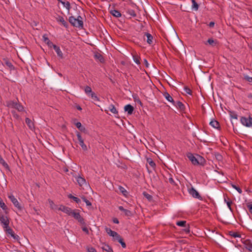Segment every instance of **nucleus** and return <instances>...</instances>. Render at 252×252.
I'll use <instances>...</instances> for the list:
<instances>
[{"label":"nucleus","mask_w":252,"mask_h":252,"mask_svg":"<svg viewBox=\"0 0 252 252\" xmlns=\"http://www.w3.org/2000/svg\"><path fill=\"white\" fill-rule=\"evenodd\" d=\"M68 21L73 27L81 29L83 27V18L80 15H78L77 18L73 16H70L68 18Z\"/></svg>","instance_id":"1"},{"label":"nucleus","mask_w":252,"mask_h":252,"mask_svg":"<svg viewBox=\"0 0 252 252\" xmlns=\"http://www.w3.org/2000/svg\"><path fill=\"white\" fill-rule=\"evenodd\" d=\"M6 106L9 108H15L19 112H22L24 110L23 106L16 101H8L6 102Z\"/></svg>","instance_id":"2"},{"label":"nucleus","mask_w":252,"mask_h":252,"mask_svg":"<svg viewBox=\"0 0 252 252\" xmlns=\"http://www.w3.org/2000/svg\"><path fill=\"white\" fill-rule=\"evenodd\" d=\"M240 121L243 125L247 127L252 126V118L250 116L248 118L245 117H242L240 119Z\"/></svg>","instance_id":"3"},{"label":"nucleus","mask_w":252,"mask_h":252,"mask_svg":"<svg viewBox=\"0 0 252 252\" xmlns=\"http://www.w3.org/2000/svg\"><path fill=\"white\" fill-rule=\"evenodd\" d=\"M0 221L3 227H7L9 224V220L7 217L0 215Z\"/></svg>","instance_id":"4"},{"label":"nucleus","mask_w":252,"mask_h":252,"mask_svg":"<svg viewBox=\"0 0 252 252\" xmlns=\"http://www.w3.org/2000/svg\"><path fill=\"white\" fill-rule=\"evenodd\" d=\"M71 216H72L74 219L77 220L80 223L85 224L84 219L80 216V214L78 212H75L73 211Z\"/></svg>","instance_id":"5"},{"label":"nucleus","mask_w":252,"mask_h":252,"mask_svg":"<svg viewBox=\"0 0 252 252\" xmlns=\"http://www.w3.org/2000/svg\"><path fill=\"white\" fill-rule=\"evenodd\" d=\"M189 192L190 195L194 198L202 199L201 196L198 192L193 187H191L189 189Z\"/></svg>","instance_id":"6"},{"label":"nucleus","mask_w":252,"mask_h":252,"mask_svg":"<svg viewBox=\"0 0 252 252\" xmlns=\"http://www.w3.org/2000/svg\"><path fill=\"white\" fill-rule=\"evenodd\" d=\"M58 210L67 214L68 215H71L72 212H73L70 208L63 206V205H61L60 207L58 208Z\"/></svg>","instance_id":"7"},{"label":"nucleus","mask_w":252,"mask_h":252,"mask_svg":"<svg viewBox=\"0 0 252 252\" xmlns=\"http://www.w3.org/2000/svg\"><path fill=\"white\" fill-rule=\"evenodd\" d=\"M187 157L190 160L191 163L194 165H198L197 158L195 157L192 154L189 153L187 154Z\"/></svg>","instance_id":"8"},{"label":"nucleus","mask_w":252,"mask_h":252,"mask_svg":"<svg viewBox=\"0 0 252 252\" xmlns=\"http://www.w3.org/2000/svg\"><path fill=\"white\" fill-rule=\"evenodd\" d=\"M74 177L80 187L83 186L84 185H86V180L84 178L81 177L79 175H76Z\"/></svg>","instance_id":"9"},{"label":"nucleus","mask_w":252,"mask_h":252,"mask_svg":"<svg viewBox=\"0 0 252 252\" xmlns=\"http://www.w3.org/2000/svg\"><path fill=\"white\" fill-rule=\"evenodd\" d=\"M8 197L16 207L19 210H21L22 208L18 201L13 195H9Z\"/></svg>","instance_id":"10"},{"label":"nucleus","mask_w":252,"mask_h":252,"mask_svg":"<svg viewBox=\"0 0 252 252\" xmlns=\"http://www.w3.org/2000/svg\"><path fill=\"white\" fill-rule=\"evenodd\" d=\"M3 228L5 229L6 233L10 234L14 239L18 240L19 236L15 234L13 230L9 227V225L7 227H3Z\"/></svg>","instance_id":"11"},{"label":"nucleus","mask_w":252,"mask_h":252,"mask_svg":"<svg viewBox=\"0 0 252 252\" xmlns=\"http://www.w3.org/2000/svg\"><path fill=\"white\" fill-rule=\"evenodd\" d=\"M2 64L3 65L6 66L10 70H12L14 69L12 63L7 59H3Z\"/></svg>","instance_id":"12"},{"label":"nucleus","mask_w":252,"mask_h":252,"mask_svg":"<svg viewBox=\"0 0 252 252\" xmlns=\"http://www.w3.org/2000/svg\"><path fill=\"white\" fill-rule=\"evenodd\" d=\"M173 104L177 108L179 109L181 112H185V106L181 101H178L176 102H174V104Z\"/></svg>","instance_id":"13"},{"label":"nucleus","mask_w":252,"mask_h":252,"mask_svg":"<svg viewBox=\"0 0 252 252\" xmlns=\"http://www.w3.org/2000/svg\"><path fill=\"white\" fill-rule=\"evenodd\" d=\"M56 19L58 22H61L66 28H68V23L64 20V18L62 16H58L56 18Z\"/></svg>","instance_id":"14"},{"label":"nucleus","mask_w":252,"mask_h":252,"mask_svg":"<svg viewBox=\"0 0 252 252\" xmlns=\"http://www.w3.org/2000/svg\"><path fill=\"white\" fill-rule=\"evenodd\" d=\"M125 111L127 112L128 114L131 115L133 113L134 108L130 104H127L125 106Z\"/></svg>","instance_id":"15"},{"label":"nucleus","mask_w":252,"mask_h":252,"mask_svg":"<svg viewBox=\"0 0 252 252\" xmlns=\"http://www.w3.org/2000/svg\"><path fill=\"white\" fill-rule=\"evenodd\" d=\"M53 48L55 50L56 52L57 53L58 56L61 58L63 59V54L62 52L61 51L60 48L59 47L56 46V45H54Z\"/></svg>","instance_id":"16"},{"label":"nucleus","mask_w":252,"mask_h":252,"mask_svg":"<svg viewBox=\"0 0 252 252\" xmlns=\"http://www.w3.org/2000/svg\"><path fill=\"white\" fill-rule=\"evenodd\" d=\"M218 41L216 39H213V38H209L208 39V40L206 41V42H205V44H209L211 45V46H215L217 44Z\"/></svg>","instance_id":"17"},{"label":"nucleus","mask_w":252,"mask_h":252,"mask_svg":"<svg viewBox=\"0 0 252 252\" xmlns=\"http://www.w3.org/2000/svg\"><path fill=\"white\" fill-rule=\"evenodd\" d=\"M145 36L147 37V42L149 44H151L153 43V36L149 33L146 32L144 34Z\"/></svg>","instance_id":"18"},{"label":"nucleus","mask_w":252,"mask_h":252,"mask_svg":"<svg viewBox=\"0 0 252 252\" xmlns=\"http://www.w3.org/2000/svg\"><path fill=\"white\" fill-rule=\"evenodd\" d=\"M163 96L169 102H172V104H174V101L172 96L167 92L163 93Z\"/></svg>","instance_id":"19"},{"label":"nucleus","mask_w":252,"mask_h":252,"mask_svg":"<svg viewBox=\"0 0 252 252\" xmlns=\"http://www.w3.org/2000/svg\"><path fill=\"white\" fill-rule=\"evenodd\" d=\"M43 38L44 42L46 43L50 48H52L53 47L54 45H55V44H54L51 41H50L49 38L46 37L45 35H43Z\"/></svg>","instance_id":"20"},{"label":"nucleus","mask_w":252,"mask_h":252,"mask_svg":"<svg viewBox=\"0 0 252 252\" xmlns=\"http://www.w3.org/2000/svg\"><path fill=\"white\" fill-rule=\"evenodd\" d=\"M26 123L28 126L29 128L32 130L34 128V125L33 122L29 118H27L26 119Z\"/></svg>","instance_id":"21"},{"label":"nucleus","mask_w":252,"mask_h":252,"mask_svg":"<svg viewBox=\"0 0 252 252\" xmlns=\"http://www.w3.org/2000/svg\"><path fill=\"white\" fill-rule=\"evenodd\" d=\"M110 13L115 17H120L121 16V13L118 10L114 9L110 11Z\"/></svg>","instance_id":"22"},{"label":"nucleus","mask_w":252,"mask_h":252,"mask_svg":"<svg viewBox=\"0 0 252 252\" xmlns=\"http://www.w3.org/2000/svg\"><path fill=\"white\" fill-rule=\"evenodd\" d=\"M76 127L81 131L82 132H84L85 133H86V130L85 127L83 126H82V124L80 122H77L75 124Z\"/></svg>","instance_id":"23"},{"label":"nucleus","mask_w":252,"mask_h":252,"mask_svg":"<svg viewBox=\"0 0 252 252\" xmlns=\"http://www.w3.org/2000/svg\"><path fill=\"white\" fill-rule=\"evenodd\" d=\"M105 230L107 233L110 236L113 237L114 236H116V232L112 230L110 228L106 227Z\"/></svg>","instance_id":"24"},{"label":"nucleus","mask_w":252,"mask_h":252,"mask_svg":"<svg viewBox=\"0 0 252 252\" xmlns=\"http://www.w3.org/2000/svg\"><path fill=\"white\" fill-rule=\"evenodd\" d=\"M210 125L213 126V127L215 128H219L220 127V124L219 123L216 121V120H213V121H212L211 122H210Z\"/></svg>","instance_id":"25"},{"label":"nucleus","mask_w":252,"mask_h":252,"mask_svg":"<svg viewBox=\"0 0 252 252\" xmlns=\"http://www.w3.org/2000/svg\"><path fill=\"white\" fill-rule=\"evenodd\" d=\"M102 249L103 251H105L108 252H113V251L111 247L107 244H104L102 247Z\"/></svg>","instance_id":"26"},{"label":"nucleus","mask_w":252,"mask_h":252,"mask_svg":"<svg viewBox=\"0 0 252 252\" xmlns=\"http://www.w3.org/2000/svg\"><path fill=\"white\" fill-rule=\"evenodd\" d=\"M245 247L249 251L252 252V243L250 241H246Z\"/></svg>","instance_id":"27"},{"label":"nucleus","mask_w":252,"mask_h":252,"mask_svg":"<svg viewBox=\"0 0 252 252\" xmlns=\"http://www.w3.org/2000/svg\"><path fill=\"white\" fill-rule=\"evenodd\" d=\"M0 207L5 211L6 214L8 213V208L1 199H0Z\"/></svg>","instance_id":"28"},{"label":"nucleus","mask_w":252,"mask_h":252,"mask_svg":"<svg viewBox=\"0 0 252 252\" xmlns=\"http://www.w3.org/2000/svg\"><path fill=\"white\" fill-rule=\"evenodd\" d=\"M0 164L2 165V166L5 168L6 169H9V166L7 164V163L4 161V160L3 159V158L1 157V155H0Z\"/></svg>","instance_id":"29"},{"label":"nucleus","mask_w":252,"mask_h":252,"mask_svg":"<svg viewBox=\"0 0 252 252\" xmlns=\"http://www.w3.org/2000/svg\"><path fill=\"white\" fill-rule=\"evenodd\" d=\"M59 1L60 2H61L64 7H66V8L68 10V12L69 13V10L70 9V4L69 2H68V1L64 2V1H63L62 0H59Z\"/></svg>","instance_id":"30"},{"label":"nucleus","mask_w":252,"mask_h":252,"mask_svg":"<svg viewBox=\"0 0 252 252\" xmlns=\"http://www.w3.org/2000/svg\"><path fill=\"white\" fill-rule=\"evenodd\" d=\"M197 160L198 161V165H203L205 164V160L201 156H198Z\"/></svg>","instance_id":"31"},{"label":"nucleus","mask_w":252,"mask_h":252,"mask_svg":"<svg viewBox=\"0 0 252 252\" xmlns=\"http://www.w3.org/2000/svg\"><path fill=\"white\" fill-rule=\"evenodd\" d=\"M68 197L70 199H73L74 201H75L78 204L81 202V200L79 198L74 196L71 194H70L68 195Z\"/></svg>","instance_id":"32"},{"label":"nucleus","mask_w":252,"mask_h":252,"mask_svg":"<svg viewBox=\"0 0 252 252\" xmlns=\"http://www.w3.org/2000/svg\"><path fill=\"white\" fill-rule=\"evenodd\" d=\"M108 109L113 114H118V113L114 105H113V104H111L109 105Z\"/></svg>","instance_id":"33"},{"label":"nucleus","mask_w":252,"mask_h":252,"mask_svg":"<svg viewBox=\"0 0 252 252\" xmlns=\"http://www.w3.org/2000/svg\"><path fill=\"white\" fill-rule=\"evenodd\" d=\"M48 202L50 204V208L53 210L58 209L57 206L54 204L53 201L50 199H48Z\"/></svg>","instance_id":"34"},{"label":"nucleus","mask_w":252,"mask_h":252,"mask_svg":"<svg viewBox=\"0 0 252 252\" xmlns=\"http://www.w3.org/2000/svg\"><path fill=\"white\" fill-rule=\"evenodd\" d=\"M191 2L192 3V8L194 10L197 11L198 9L199 5L196 2L195 0H192Z\"/></svg>","instance_id":"35"},{"label":"nucleus","mask_w":252,"mask_h":252,"mask_svg":"<svg viewBox=\"0 0 252 252\" xmlns=\"http://www.w3.org/2000/svg\"><path fill=\"white\" fill-rule=\"evenodd\" d=\"M119 190L125 196H126L127 192L126 190L123 187L120 186L119 188Z\"/></svg>","instance_id":"36"},{"label":"nucleus","mask_w":252,"mask_h":252,"mask_svg":"<svg viewBox=\"0 0 252 252\" xmlns=\"http://www.w3.org/2000/svg\"><path fill=\"white\" fill-rule=\"evenodd\" d=\"M84 91L85 93L88 95L93 93L91 88L88 86L85 88Z\"/></svg>","instance_id":"37"},{"label":"nucleus","mask_w":252,"mask_h":252,"mask_svg":"<svg viewBox=\"0 0 252 252\" xmlns=\"http://www.w3.org/2000/svg\"><path fill=\"white\" fill-rule=\"evenodd\" d=\"M147 162H148L149 164L153 168H154L156 167V164L154 162V161L150 158H147Z\"/></svg>","instance_id":"38"},{"label":"nucleus","mask_w":252,"mask_h":252,"mask_svg":"<svg viewBox=\"0 0 252 252\" xmlns=\"http://www.w3.org/2000/svg\"><path fill=\"white\" fill-rule=\"evenodd\" d=\"M176 224L180 226L186 227V221L183 220V221H178V222H177Z\"/></svg>","instance_id":"39"},{"label":"nucleus","mask_w":252,"mask_h":252,"mask_svg":"<svg viewBox=\"0 0 252 252\" xmlns=\"http://www.w3.org/2000/svg\"><path fill=\"white\" fill-rule=\"evenodd\" d=\"M143 195L149 200L151 201L153 199V197L150 194H148L147 192L144 191L143 193Z\"/></svg>","instance_id":"40"},{"label":"nucleus","mask_w":252,"mask_h":252,"mask_svg":"<svg viewBox=\"0 0 252 252\" xmlns=\"http://www.w3.org/2000/svg\"><path fill=\"white\" fill-rule=\"evenodd\" d=\"M79 145L84 151H87L88 150L87 146L84 144V140L79 141Z\"/></svg>","instance_id":"41"},{"label":"nucleus","mask_w":252,"mask_h":252,"mask_svg":"<svg viewBox=\"0 0 252 252\" xmlns=\"http://www.w3.org/2000/svg\"><path fill=\"white\" fill-rule=\"evenodd\" d=\"M133 60L134 62L137 64H139L140 63V57L137 55L133 56Z\"/></svg>","instance_id":"42"},{"label":"nucleus","mask_w":252,"mask_h":252,"mask_svg":"<svg viewBox=\"0 0 252 252\" xmlns=\"http://www.w3.org/2000/svg\"><path fill=\"white\" fill-rule=\"evenodd\" d=\"M127 13L130 16L132 17H136V14L135 13L134 10L133 9H128L127 11Z\"/></svg>","instance_id":"43"},{"label":"nucleus","mask_w":252,"mask_h":252,"mask_svg":"<svg viewBox=\"0 0 252 252\" xmlns=\"http://www.w3.org/2000/svg\"><path fill=\"white\" fill-rule=\"evenodd\" d=\"M229 114L231 118L237 119L238 115L235 112L229 111Z\"/></svg>","instance_id":"44"},{"label":"nucleus","mask_w":252,"mask_h":252,"mask_svg":"<svg viewBox=\"0 0 252 252\" xmlns=\"http://www.w3.org/2000/svg\"><path fill=\"white\" fill-rule=\"evenodd\" d=\"M91 96L92 98L94 100V101H96L99 100L98 97L96 96V95L94 92H93L92 94H91Z\"/></svg>","instance_id":"45"},{"label":"nucleus","mask_w":252,"mask_h":252,"mask_svg":"<svg viewBox=\"0 0 252 252\" xmlns=\"http://www.w3.org/2000/svg\"><path fill=\"white\" fill-rule=\"evenodd\" d=\"M184 90L185 91V92L189 94H191V93H192V91L188 87H184Z\"/></svg>","instance_id":"46"},{"label":"nucleus","mask_w":252,"mask_h":252,"mask_svg":"<svg viewBox=\"0 0 252 252\" xmlns=\"http://www.w3.org/2000/svg\"><path fill=\"white\" fill-rule=\"evenodd\" d=\"M116 236H114L113 238L114 240H117L118 241L120 239H122V238L117 232H116Z\"/></svg>","instance_id":"47"},{"label":"nucleus","mask_w":252,"mask_h":252,"mask_svg":"<svg viewBox=\"0 0 252 252\" xmlns=\"http://www.w3.org/2000/svg\"><path fill=\"white\" fill-rule=\"evenodd\" d=\"M118 242H119L120 243H121V245H122V247H123V248H125L126 247V243L124 242V240H123V238H122V239H120V240L118 241Z\"/></svg>","instance_id":"48"},{"label":"nucleus","mask_w":252,"mask_h":252,"mask_svg":"<svg viewBox=\"0 0 252 252\" xmlns=\"http://www.w3.org/2000/svg\"><path fill=\"white\" fill-rule=\"evenodd\" d=\"M125 215L126 216H130L132 215V213L130 211L128 210H126V209L125 210V212H124Z\"/></svg>","instance_id":"49"},{"label":"nucleus","mask_w":252,"mask_h":252,"mask_svg":"<svg viewBox=\"0 0 252 252\" xmlns=\"http://www.w3.org/2000/svg\"><path fill=\"white\" fill-rule=\"evenodd\" d=\"M247 206L249 210V211L252 214V203H248L247 204Z\"/></svg>","instance_id":"50"},{"label":"nucleus","mask_w":252,"mask_h":252,"mask_svg":"<svg viewBox=\"0 0 252 252\" xmlns=\"http://www.w3.org/2000/svg\"><path fill=\"white\" fill-rule=\"evenodd\" d=\"M233 188L236 189L239 193H241L242 192V189L239 187L236 186V185H232Z\"/></svg>","instance_id":"51"},{"label":"nucleus","mask_w":252,"mask_h":252,"mask_svg":"<svg viewBox=\"0 0 252 252\" xmlns=\"http://www.w3.org/2000/svg\"><path fill=\"white\" fill-rule=\"evenodd\" d=\"M244 79L249 82H252V77H249L248 75L245 76Z\"/></svg>","instance_id":"52"},{"label":"nucleus","mask_w":252,"mask_h":252,"mask_svg":"<svg viewBox=\"0 0 252 252\" xmlns=\"http://www.w3.org/2000/svg\"><path fill=\"white\" fill-rule=\"evenodd\" d=\"M76 135H77V139H78L79 142L84 140L81 137V134L79 132H77Z\"/></svg>","instance_id":"53"},{"label":"nucleus","mask_w":252,"mask_h":252,"mask_svg":"<svg viewBox=\"0 0 252 252\" xmlns=\"http://www.w3.org/2000/svg\"><path fill=\"white\" fill-rule=\"evenodd\" d=\"M95 57H96V58H97L98 59H99V61H100L101 62H102V61H103V57H102L101 55H100V54H99V55H95Z\"/></svg>","instance_id":"54"},{"label":"nucleus","mask_w":252,"mask_h":252,"mask_svg":"<svg viewBox=\"0 0 252 252\" xmlns=\"http://www.w3.org/2000/svg\"><path fill=\"white\" fill-rule=\"evenodd\" d=\"M168 182L172 185H175V181L174 180V179L172 178V177H170L169 179H168Z\"/></svg>","instance_id":"55"},{"label":"nucleus","mask_w":252,"mask_h":252,"mask_svg":"<svg viewBox=\"0 0 252 252\" xmlns=\"http://www.w3.org/2000/svg\"><path fill=\"white\" fill-rule=\"evenodd\" d=\"M87 250L88 252H96V250L93 247L89 248Z\"/></svg>","instance_id":"56"},{"label":"nucleus","mask_w":252,"mask_h":252,"mask_svg":"<svg viewBox=\"0 0 252 252\" xmlns=\"http://www.w3.org/2000/svg\"><path fill=\"white\" fill-rule=\"evenodd\" d=\"M11 113L13 114V116L14 118H15L16 119L19 118V115L17 114H16L15 111H12Z\"/></svg>","instance_id":"57"},{"label":"nucleus","mask_w":252,"mask_h":252,"mask_svg":"<svg viewBox=\"0 0 252 252\" xmlns=\"http://www.w3.org/2000/svg\"><path fill=\"white\" fill-rule=\"evenodd\" d=\"M226 203H227V205L228 207L229 208V209L232 212V208L231 207V205L232 203V201H227Z\"/></svg>","instance_id":"58"},{"label":"nucleus","mask_w":252,"mask_h":252,"mask_svg":"<svg viewBox=\"0 0 252 252\" xmlns=\"http://www.w3.org/2000/svg\"><path fill=\"white\" fill-rule=\"evenodd\" d=\"M84 202L86 203V205L88 206H92V203L91 202H90L87 199H86Z\"/></svg>","instance_id":"59"},{"label":"nucleus","mask_w":252,"mask_h":252,"mask_svg":"<svg viewBox=\"0 0 252 252\" xmlns=\"http://www.w3.org/2000/svg\"><path fill=\"white\" fill-rule=\"evenodd\" d=\"M113 221L114 223H117V224L119 223V221L118 220L117 218H114L113 220Z\"/></svg>","instance_id":"60"},{"label":"nucleus","mask_w":252,"mask_h":252,"mask_svg":"<svg viewBox=\"0 0 252 252\" xmlns=\"http://www.w3.org/2000/svg\"><path fill=\"white\" fill-rule=\"evenodd\" d=\"M144 63H145V64L146 66L147 67H149V63H148L146 59H144Z\"/></svg>","instance_id":"61"},{"label":"nucleus","mask_w":252,"mask_h":252,"mask_svg":"<svg viewBox=\"0 0 252 252\" xmlns=\"http://www.w3.org/2000/svg\"><path fill=\"white\" fill-rule=\"evenodd\" d=\"M119 209L120 211H122L123 212H125V210H126L124 208V207L123 206H121L119 207Z\"/></svg>","instance_id":"62"},{"label":"nucleus","mask_w":252,"mask_h":252,"mask_svg":"<svg viewBox=\"0 0 252 252\" xmlns=\"http://www.w3.org/2000/svg\"><path fill=\"white\" fill-rule=\"evenodd\" d=\"M83 231L86 232V233H89V231H88V229L86 227H84L83 228Z\"/></svg>","instance_id":"63"},{"label":"nucleus","mask_w":252,"mask_h":252,"mask_svg":"<svg viewBox=\"0 0 252 252\" xmlns=\"http://www.w3.org/2000/svg\"><path fill=\"white\" fill-rule=\"evenodd\" d=\"M233 236L234 237H239V235L237 233H234L233 235Z\"/></svg>","instance_id":"64"}]
</instances>
